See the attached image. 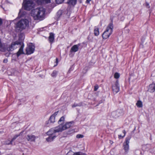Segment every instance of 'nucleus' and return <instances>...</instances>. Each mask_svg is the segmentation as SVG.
<instances>
[{
    "instance_id": "nucleus-1",
    "label": "nucleus",
    "mask_w": 155,
    "mask_h": 155,
    "mask_svg": "<svg viewBox=\"0 0 155 155\" xmlns=\"http://www.w3.org/2000/svg\"><path fill=\"white\" fill-rule=\"evenodd\" d=\"M45 9L43 7L38 8L32 10L31 15L35 20H42L45 16Z\"/></svg>"
},
{
    "instance_id": "nucleus-2",
    "label": "nucleus",
    "mask_w": 155,
    "mask_h": 155,
    "mask_svg": "<svg viewBox=\"0 0 155 155\" xmlns=\"http://www.w3.org/2000/svg\"><path fill=\"white\" fill-rule=\"evenodd\" d=\"M29 21L26 19H23L18 21L16 24L15 30L16 31L19 32L28 26Z\"/></svg>"
},
{
    "instance_id": "nucleus-3",
    "label": "nucleus",
    "mask_w": 155,
    "mask_h": 155,
    "mask_svg": "<svg viewBox=\"0 0 155 155\" xmlns=\"http://www.w3.org/2000/svg\"><path fill=\"white\" fill-rule=\"evenodd\" d=\"M113 28L112 23H110L107 26L106 30L102 34V37L104 39H106L109 37L112 33Z\"/></svg>"
},
{
    "instance_id": "nucleus-4",
    "label": "nucleus",
    "mask_w": 155,
    "mask_h": 155,
    "mask_svg": "<svg viewBox=\"0 0 155 155\" xmlns=\"http://www.w3.org/2000/svg\"><path fill=\"white\" fill-rule=\"evenodd\" d=\"M24 0L23 6L24 9L27 10L29 11L34 8L35 5V3L32 0Z\"/></svg>"
},
{
    "instance_id": "nucleus-5",
    "label": "nucleus",
    "mask_w": 155,
    "mask_h": 155,
    "mask_svg": "<svg viewBox=\"0 0 155 155\" xmlns=\"http://www.w3.org/2000/svg\"><path fill=\"white\" fill-rule=\"evenodd\" d=\"M60 131L58 126L52 128L49 130L47 133V135L53 136H55V137L58 135V133Z\"/></svg>"
},
{
    "instance_id": "nucleus-6",
    "label": "nucleus",
    "mask_w": 155,
    "mask_h": 155,
    "mask_svg": "<svg viewBox=\"0 0 155 155\" xmlns=\"http://www.w3.org/2000/svg\"><path fill=\"white\" fill-rule=\"evenodd\" d=\"M124 114L123 110H118L116 111L112 112L110 114V117L113 118H116Z\"/></svg>"
},
{
    "instance_id": "nucleus-7",
    "label": "nucleus",
    "mask_w": 155,
    "mask_h": 155,
    "mask_svg": "<svg viewBox=\"0 0 155 155\" xmlns=\"http://www.w3.org/2000/svg\"><path fill=\"white\" fill-rule=\"evenodd\" d=\"M131 137V135L127 136L126 138L125 141L123 143L124 149L126 153L128 151L129 149V143Z\"/></svg>"
},
{
    "instance_id": "nucleus-8",
    "label": "nucleus",
    "mask_w": 155,
    "mask_h": 155,
    "mask_svg": "<svg viewBox=\"0 0 155 155\" xmlns=\"http://www.w3.org/2000/svg\"><path fill=\"white\" fill-rule=\"evenodd\" d=\"M35 49V46L32 44H29L26 48V53L27 54H30L33 53Z\"/></svg>"
},
{
    "instance_id": "nucleus-9",
    "label": "nucleus",
    "mask_w": 155,
    "mask_h": 155,
    "mask_svg": "<svg viewBox=\"0 0 155 155\" xmlns=\"http://www.w3.org/2000/svg\"><path fill=\"white\" fill-rule=\"evenodd\" d=\"M112 88L113 92L114 93L116 94L118 93L120 90V86L119 81L118 80H117L112 85Z\"/></svg>"
},
{
    "instance_id": "nucleus-10",
    "label": "nucleus",
    "mask_w": 155,
    "mask_h": 155,
    "mask_svg": "<svg viewBox=\"0 0 155 155\" xmlns=\"http://www.w3.org/2000/svg\"><path fill=\"white\" fill-rule=\"evenodd\" d=\"M72 124L71 122H67L64 125H59L58 126L61 132L70 127Z\"/></svg>"
},
{
    "instance_id": "nucleus-11",
    "label": "nucleus",
    "mask_w": 155,
    "mask_h": 155,
    "mask_svg": "<svg viewBox=\"0 0 155 155\" xmlns=\"http://www.w3.org/2000/svg\"><path fill=\"white\" fill-rule=\"evenodd\" d=\"M21 44V43L18 41L13 42L11 45L7 48V50L9 51H12L15 49L17 48V45Z\"/></svg>"
},
{
    "instance_id": "nucleus-12",
    "label": "nucleus",
    "mask_w": 155,
    "mask_h": 155,
    "mask_svg": "<svg viewBox=\"0 0 155 155\" xmlns=\"http://www.w3.org/2000/svg\"><path fill=\"white\" fill-rule=\"evenodd\" d=\"M23 132H21L19 134H17L15 135L14 137L12 139L11 141H10L9 140H7L3 143V144L5 145H10V144H12V142L15 140V139L18 137L20 136L22 134Z\"/></svg>"
},
{
    "instance_id": "nucleus-13",
    "label": "nucleus",
    "mask_w": 155,
    "mask_h": 155,
    "mask_svg": "<svg viewBox=\"0 0 155 155\" xmlns=\"http://www.w3.org/2000/svg\"><path fill=\"white\" fill-rule=\"evenodd\" d=\"M80 45V44H78L73 45L71 48L70 51L71 52H75L78 50L79 47Z\"/></svg>"
},
{
    "instance_id": "nucleus-14",
    "label": "nucleus",
    "mask_w": 155,
    "mask_h": 155,
    "mask_svg": "<svg viewBox=\"0 0 155 155\" xmlns=\"http://www.w3.org/2000/svg\"><path fill=\"white\" fill-rule=\"evenodd\" d=\"M28 141L31 142H34L36 139V137L33 135H28L26 137Z\"/></svg>"
},
{
    "instance_id": "nucleus-15",
    "label": "nucleus",
    "mask_w": 155,
    "mask_h": 155,
    "mask_svg": "<svg viewBox=\"0 0 155 155\" xmlns=\"http://www.w3.org/2000/svg\"><path fill=\"white\" fill-rule=\"evenodd\" d=\"M58 112H55L51 116L49 121L51 123H54L55 122V116L57 114Z\"/></svg>"
},
{
    "instance_id": "nucleus-16",
    "label": "nucleus",
    "mask_w": 155,
    "mask_h": 155,
    "mask_svg": "<svg viewBox=\"0 0 155 155\" xmlns=\"http://www.w3.org/2000/svg\"><path fill=\"white\" fill-rule=\"evenodd\" d=\"M148 91L150 92H153L155 91V84H150L148 89Z\"/></svg>"
},
{
    "instance_id": "nucleus-17",
    "label": "nucleus",
    "mask_w": 155,
    "mask_h": 155,
    "mask_svg": "<svg viewBox=\"0 0 155 155\" xmlns=\"http://www.w3.org/2000/svg\"><path fill=\"white\" fill-rule=\"evenodd\" d=\"M24 47V45H22L21 46L20 48H19L18 51L17 53V57H18L21 54H23V48Z\"/></svg>"
},
{
    "instance_id": "nucleus-18",
    "label": "nucleus",
    "mask_w": 155,
    "mask_h": 155,
    "mask_svg": "<svg viewBox=\"0 0 155 155\" xmlns=\"http://www.w3.org/2000/svg\"><path fill=\"white\" fill-rule=\"evenodd\" d=\"M54 35L52 33H50V35L48 38V40L50 42L51 44L54 41Z\"/></svg>"
},
{
    "instance_id": "nucleus-19",
    "label": "nucleus",
    "mask_w": 155,
    "mask_h": 155,
    "mask_svg": "<svg viewBox=\"0 0 155 155\" xmlns=\"http://www.w3.org/2000/svg\"><path fill=\"white\" fill-rule=\"evenodd\" d=\"M51 0H38L37 3L40 5H43L45 3H49Z\"/></svg>"
},
{
    "instance_id": "nucleus-20",
    "label": "nucleus",
    "mask_w": 155,
    "mask_h": 155,
    "mask_svg": "<svg viewBox=\"0 0 155 155\" xmlns=\"http://www.w3.org/2000/svg\"><path fill=\"white\" fill-rule=\"evenodd\" d=\"M77 2V0H68V3L70 5L74 6L76 4Z\"/></svg>"
},
{
    "instance_id": "nucleus-21",
    "label": "nucleus",
    "mask_w": 155,
    "mask_h": 155,
    "mask_svg": "<svg viewBox=\"0 0 155 155\" xmlns=\"http://www.w3.org/2000/svg\"><path fill=\"white\" fill-rule=\"evenodd\" d=\"M55 138V136H49L48 137L46 138V140L47 142H51L53 141Z\"/></svg>"
},
{
    "instance_id": "nucleus-22",
    "label": "nucleus",
    "mask_w": 155,
    "mask_h": 155,
    "mask_svg": "<svg viewBox=\"0 0 155 155\" xmlns=\"http://www.w3.org/2000/svg\"><path fill=\"white\" fill-rule=\"evenodd\" d=\"M94 34L95 36H98L99 34V28H98L95 27L94 30Z\"/></svg>"
},
{
    "instance_id": "nucleus-23",
    "label": "nucleus",
    "mask_w": 155,
    "mask_h": 155,
    "mask_svg": "<svg viewBox=\"0 0 155 155\" xmlns=\"http://www.w3.org/2000/svg\"><path fill=\"white\" fill-rule=\"evenodd\" d=\"M137 106L139 108H141L143 107V104L142 101L140 100L137 101L136 104Z\"/></svg>"
},
{
    "instance_id": "nucleus-24",
    "label": "nucleus",
    "mask_w": 155,
    "mask_h": 155,
    "mask_svg": "<svg viewBox=\"0 0 155 155\" xmlns=\"http://www.w3.org/2000/svg\"><path fill=\"white\" fill-rule=\"evenodd\" d=\"M64 117H62L58 121V124L59 125H62L64 123Z\"/></svg>"
},
{
    "instance_id": "nucleus-25",
    "label": "nucleus",
    "mask_w": 155,
    "mask_h": 155,
    "mask_svg": "<svg viewBox=\"0 0 155 155\" xmlns=\"http://www.w3.org/2000/svg\"><path fill=\"white\" fill-rule=\"evenodd\" d=\"M58 71L54 70L51 74V76L53 78H55L58 74Z\"/></svg>"
},
{
    "instance_id": "nucleus-26",
    "label": "nucleus",
    "mask_w": 155,
    "mask_h": 155,
    "mask_svg": "<svg viewBox=\"0 0 155 155\" xmlns=\"http://www.w3.org/2000/svg\"><path fill=\"white\" fill-rule=\"evenodd\" d=\"M81 104H73L72 106V107L73 108H74V107H77V106H81Z\"/></svg>"
},
{
    "instance_id": "nucleus-27",
    "label": "nucleus",
    "mask_w": 155,
    "mask_h": 155,
    "mask_svg": "<svg viewBox=\"0 0 155 155\" xmlns=\"http://www.w3.org/2000/svg\"><path fill=\"white\" fill-rule=\"evenodd\" d=\"M74 155H86L85 153H83L81 152H78L74 153Z\"/></svg>"
},
{
    "instance_id": "nucleus-28",
    "label": "nucleus",
    "mask_w": 155,
    "mask_h": 155,
    "mask_svg": "<svg viewBox=\"0 0 155 155\" xmlns=\"http://www.w3.org/2000/svg\"><path fill=\"white\" fill-rule=\"evenodd\" d=\"M120 75L118 73H115L114 75V77L115 78L117 79L119 78Z\"/></svg>"
},
{
    "instance_id": "nucleus-29",
    "label": "nucleus",
    "mask_w": 155,
    "mask_h": 155,
    "mask_svg": "<svg viewBox=\"0 0 155 155\" xmlns=\"http://www.w3.org/2000/svg\"><path fill=\"white\" fill-rule=\"evenodd\" d=\"M74 153L71 151H69L67 153V155H74Z\"/></svg>"
},
{
    "instance_id": "nucleus-30",
    "label": "nucleus",
    "mask_w": 155,
    "mask_h": 155,
    "mask_svg": "<svg viewBox=\"0 0 155 155\" xmlns=\"http://www.w3.org/2000/svg\"><path fill=\"white\" fill-rule=\"evenodd\" d=\"M64 0H55L56 3L58 4H60L63 2Z\"/></svg>"
},
{
    "instance_id": "nucleus-31",
    "label": "nucleus",
    "mask_w": 155,
    "mask_h": 155,
    "mask_svg": "<svg viewBox=\"0 0 155 155\" xmlns=\"http://www.w3.org/2000/svg\"><path fill=\"white\" fill-rule=\"evenodd\" d=\"M76 137L77 138H82L84 137V136L81 134H78L76 135Z\"/></svg>"
},
{
    "instance_id": "nucleus-32",
    "label": "nucleus",
    "mask_w": 155,
    "mask_h": 155,
    "mask_svg": "<svg viewBox=\"0 0 155 155\" xmlns=\"http://www.w3.org/2000/svg\"><path fill=\"white\" fill-rule=\"evenodd\" d=\"M74 132V131L73 130H69L68 132V134H70L73 133Z\"/></svg>"
},
{
    "instance_id": "nucleus-33",
    "label": "nucleus",
    "mask_w": 155,
    "mask_h": 155,
    "mask_svg": "<svg viewBox=\"0 0 155 155\" xmlns=\"http://www.w3.org/2000/svg\"><path fill=\"white\" fill-rule=\"evenodd\" d=\"M123 133L124 134V135L122 137H125L126 134V132L125 130H124L123 131Z\"/></svg>"
},
{
    "instance_id": "nucleus-34",
    "label": "nucleus",
    "mask_w": 155,
    "mask_h": 155,
    "mask_svg": "<svg viewBox=\"0 0 155 155\" xmlns=\"http://www.w3.org/2000/svg\"><path fill=\"white\" fill-rule=\"evenodd\" d=\"M146 6L148 8H150V6H149V4L148 3H146Z\"/></svg>"
},
{
    "instance_id": "nucleus-35",
    "label": "nucleus",
    "mask_w": 155,
    "mask_h": 155,
    "mask_svg": "<svg viewBox=\"0 0 155 155\" xmlns=\"http://www.w3.org/2000/svg\"><path fill=\"white\" fill-rule=\"evenodd\" d=\"M58 59L57 58H56V65H54V66H56L57 65L58 63Z\"/></svg>"
},
{
    "instance_id": "nucleus-36",
    "label": "nucleus",
    "mask_w": 155,
    "mask_h": 155,
    "mask_svg": "<svg viewBox=\"0 0 155 155\" xmlns=\"http://www.w3.org/2000/svg\"><path fill=\"white\" fill-rule=\"evenodd\" d=\"M98 88V87L97 86V87L95 86L94 88V90L95 91H96L97 89Z\"/></svg>"
},
{
    "instance_id": "nucleus-37",
    "label": "nucleus",
    "mask_w": 155,
    "mask_h": 155,
    "mask_svg": "<svg viewBox=\"0 0 155 155\" xmlns=\"http://www.w3.org/2000/svg\"><path fill=\"white\" fill-rule=\"evenodd\" d=\"M8 60L7 59H5L3 60V62L4 63H7V62Z\"/></svg>"
},
{
    "instance_id": "nucleus-38",
    "label": "nucleus",
    "mask_w": 155,
    "mask_h": 155,
    "mask_svg": "<svg viewBox=\"0 0 155 155\" xmlns=\"http://www.w3.org/2000/svg\"><path fill=\"white\" fill-rule=\"evenodd\" d=\"M123 137V136H122V135H118V138H119V139H120V138H123V137Z\"/></svg>"
},
{
    "instance_id": "nucleus-39",
    "label": "nucleus",
    "mask_w": 155,
    "mask_h": 155,
    "mask_svg": "<svg viewBox=\"0 0 155 155\" xmlns=\"http://www.w3.org/2000/svg\"><path fill=\"white\" fill-rule=\"evenodd\" d=\"M91 0H86V3H89Z\"/></svg>"
},
{
    "instance_id": "nucleus-40",
    "label": "nucleus",
    "mask_w": 155,
    "mask_h": 155,
    "mask_svg": "<svg viewBox=\"0 0 155 155\" xmlns=\"http://www.w3.org/2000/svg\"><path fill=\"white\" fill-rule=\"evenodd\" d=\"M113 142L111 141H110V143H111V144H112V143H113Z\"/></svg>"
},
{
    "instance_id": "nucleus-41",
    "label": "nucleus",
    "mask_w": 155,
    "mask_h": 155,
    "mask_svg": "<svg viewBox=\"0 0 155 155\" xmlns=\"http://www.w3.org/2000/svg\"><path fill=\"white\" fill-rule=\"evenodd\" d=\"M64 138V137H61L60 138V139H61L62 138Z\"/></svg>"
},
{
    "instance_id": "nucleus-42",
    "label": "nucleus",
    "mask_w": 155,
    "mask_h": 155,
    "mask_svg": "<svg viewBox=\"0 0 155 155\" xmlns=\"http://www.w3.org/2000/svg\"><path fill=\"white\" fill-rule=\"evenodd\" d=\"M71 68H70L69 71H70V70H71Z\"/></svg>"
},
{
    "instance_id": "nucleus-43",
    "label": "nucleus",
    "mask_w": 155,
    "mask_h": 155,
    "mask_svg": "<svg viewBox=\"0 0 155 155\" xmlns=\"http://www.w3.org/2000/svg\"><path fill=\"white\" fill-rule=\"evenodd\" d=\"M1 152L0 151V155H1Z\"/></svg>"
}]
</instances>
